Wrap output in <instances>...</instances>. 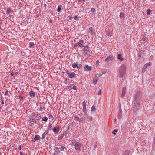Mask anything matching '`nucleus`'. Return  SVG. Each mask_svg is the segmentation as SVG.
Segmentation results:
<instances>
[{"label":"nucleus","instance_id":"f257e3e1","mask_svg":"<svg viewBox=\"0 0 155 155\" xmlns=\"http://www.w3.org/2000/svg\"><path fill=\"white\" fill-rule=\"evenodd\" d=\"M126 66L124 64H123L119 68V74L120 78H123L125 74Z\"/></svg>","mask_w":155,"mask_h":155},{"label":"nucleus","instance_id":"f03ea898","mask_svg":"<svg viewBox=\"0 0 155 155\" xmlns=\"http://www.w3.org/2000/svg\"><path fill=\"white\" fill-rule=\"evenodd\" d=\"M141 102L140 100H135L134 104V111H136L140 107Z\"/></svg>","mask_w":155,"mask_h":155},{"label":"nucleus","instance_id":"7ed1b4c3","mask_svg":"<svg viewBox=\"0 0 155 155\" xmlns=\"http://www.w3.org/2000/svg\"><path fill=\"white\" fill-rule=\"evenodd\" d=\"M64 149L66 148L63 146H61V147H56L55 148V150L56 153V154H58L60 152L63 151Z\"/></svg>","mask_w":155,"mask_h":155},{"label":"nucleus","instance_id":"20e7f679","mask_svg":"<svg viewBox=\"0 0 155 155\" xmlns=\"http://www.w3.org/2000/svg\"><path fill=\"white\" fill-rule=\"evenodd\" d=\"M75 149L77 150H80L81 147V144L78 142H76L74 144Z\"/></svg>","mask_w":155,"mask_h":155},{"label":"nucleus","instance_id":"39448f33","mask_svg":"<svg viewBox=\"0 0 155 155\" xmlns=\"http://www.w3.org/2000/svg\"><path fill=\"white\" fill-rule=\"evenodd\" d=\"M82 106L83 107V111L84 113V114L86 115L87 114V110L86 109V104L85 101H84V102L82 103Z\"/></svg>","mask_w":155,"mask_h":155},{"label":"nucleus","instance_id":"423d86ee","mask_svg":"<svg viewBox=\"0 0 155 155\" xmlns=\"http://www.w3.org/2000/svg\"><path fill=\"white\" fill-rule=\"evenodd\" d=\"M67 73L68 76L70 78H73L75 77L76 74H75L74 72H66Z\"/></svg>","mask_w":155,"mask_h":155},{"label":"nucleus","instance_id":"0eeeda50","mask_svg":"<svg viewBox=\"0 0 155 155\" xmlns=\"http://www.w3.org/2000/svg\"><path fill=\"white\" fill-rule=\"evenodd\" d=\"M141 94V93L140 92H137L135 96V100H140V95Z\"/></svg>","mask_w":155,"mask_h":155},{"label":"nucleus","instance_id":"6e6552de","mask_svg":"<svg viewBox=\"0 0 155 155\" xmlns=\"http://www.w3.org/2000/svg\"><path fill=\"white\" fill-rule=\"evenodd\" d=\"M114 59L113 56L111 55L108 56L105 60V61L108 62L110 61L113 60Z\"/></svg>","mask_w":155,"mask_h":155},{"label":"nucleus","instance_id":"1a4fd4ad","mask_svg":"<svg viewBox=\"0 0 155 155\" xmlns=\"http://www.w3.org/2000/svg\"><path fill=\"white\" fill-rule=\"evenodd\" d=\"M92 68L91 66H89L88 65H85L84 67V71H90Z\"/></svg>","mask_w":155,"mask_h":155},{"label":"nucleus","instance_id":"9d476101","mask_svg":"<svg viewBox=\"0 0 155 155\" xmlns=\"http://www.w3.org/2000/svg\"><path fill=\"white\" fill-rule=\"evenodd\" d=\"M126 87H124L123 88L122 91V93L121 95V97H124L125 94L126 92Z\"/></svg>","mask_w":155,"mask_h":155},{"label":"nucleus","instance_id":"9b49d317","mask_svg":"<svg viewBox=\"0 0 155 155\" xmlns=\"http://www.w3.org/2000/svg\"><path fill=\"white\" fill-rule=\"evenodd\" d=\"M40 139V137L38 135H36L35 136V138L34 140H32L33 142H35L37 140H38Z\"/></svg>","mask_w":155,"mask_h":155},{"label":"nucleus","instance_id":"f8f14e48","mask_svg":"<svg viewBox=\"0 0 155 155\" xmlns=\"http://www.w3.org/2000/svg\"><path fill=\"white\" fill-rule=\"evenodd\" d=\"M90 52L89 51V50H88L87 51H84V55L87 58L89 57L90 56Z\"/></svg>","mask_w":155,"mask_h":155},{"label":"nucleus","instance_id":"ddd939ff","mask_svg":"<svg viewBox=\"0 0 155 155\" xmlns=\"http://www.w3.org/2000/svg\"><path fill=\"white\" fill-rule=\"evenodd\" d=\"M68 88L69 89H76V86L74 84H71L70 85V86L68 87Z\"/></svg>","mask_w":155,"mask_h":155},{"label":"nucleus","instance_id":"4468645a","mask_svg":"<svg viewBox=\"0 0 155 155\" xmlns=\"http://www.w3.org/2000/svg\"><path fill=\"white\" fill-rule=\"evenodd\" d=\"M84 43V41L82 40L80 41L79 42H78V44L79 45V46L80 47H84V45L83 44Z\"/></svg>","mask_w":155,"mask_h":155},{"label":"nucleus","instance_id":"2eb2a0df","mask_svg":"<svg viewBox=\"0 0 155 155\" xmlns=\"http://www.w3.org/2000/svg\"><path fill=\"white\" fill-rule=\"evenodd\" d=\"M117 58L118 59L120 60L121 61L124 60V58L120 54H118L117 56Z\"/></svg>","mask_w":155,"mask_h":155},{"label":"nucleus","instance_id":"dca6fc26","mask_svg":"<svg viewBox=\"0 0 155 155\" xmlns=\"http://www.w3.org/2000/svg\"><path fill=\"white\" fill-rule=\"evenodd\" d=\"M29 94L31 97L33 98L35 97V92L33 91H31L29 92Z\"/></svg>","mask_w":155,"mask_h":155},{"label":"nucleus","instance_id":"f3484780","mask_svg":"<svg viewBox=\"0 0 155 155\" xmlns=\"http://www.w3.org/2000/svg\"><path fill=\"white\" fill-rule=\"evenodd\" d=\"M72 66L73 68H78L80 67V65H78L77 63H73L72 65Z\"/></svg>","mask_w":155,"mask_h":155},{"label":"nucleus","instance_id":"a211bd4d","mask_svg":"<svg viewBox=\"0 0 155 155\" xmlns=\"http://www.w3.org/2000/svg\"><path fill=\"white\" fill-rule=\"evenodd\" d=\"M49 132L48 130H47L45 132L43 133L42 135L41 139H43L45 137L46 135Z\"/></svg>","mask_w":155,"mask_h":155},{"label":"nucleus","instance_id":"6ab92c4d","mask_svg":"<svg viewBox=\"0 0 155 155\" xmlns=\"http://www.w3.org/2000/svg\"><path fill=\"white\" fill-rule=\"evenodd\" d=\"M89 32L91 33V35H93L94 34V32L93 29L92 27H90L89 29Z\"/></svg>","mask_w":155,"mask_h":155},{"label":"nucleus","instance_id":"aec40b11","mask_svg":"<svg viewBox=\"0 0 155 155\" xmlns=\"http://www.w3.org/2000/svg\"><path fill=\"white\" fill-rule=\"evenodd\" d=\"M60 128L58 127H55L53 129V131L54 133H56L58 132L59 131Z\"/></svg>","mask_w":155,"mask_h":155},{"label":"nucleus","instance_id":"412c9836","mask_svg":"<svg viewBox=\"0 0 155 155\" xmlns=\"http://www.w3.org/2000/svg\"><path fill=\"white\" fill-rule=\"evenodd\" d=\"M29 47L31 48H33L34 47V44L33 42H30L29 44Z\"/></svg>","mask_w":155,"mask_h":155},{"label":"nucleus","instance_id":"4be33fe9","mask_svg":"<svg viewBox=\"0 0 155 155\" xmlns=\"http://www.w3.org/2000/svg\"><path fill=\"white\" fill-rule=\"evenodd\" d=\"M49 118L51 120H53L54 119V117L52 116L51 114H49L48 115Z\"/></svg>","mask_w":155,"mask_h":155},{"label":"nucleus","instance_id":"5701e85b","mask_svg":"<svg viewBox=\"0 0 155 155\" xmlns=\"http://www.w3.org/2000/svg\"><path fill=\"white\" fill-rule=\"evenodd\" d=\"M152 64V63L151 62H149L148 63H146L144 65V67L147 68V67L150 65H151Z\"/></svg>","mask_w":155,"mask_h":155},{"label":"nucleus","instance_id":"b1692460","mask_svg":"<svg viewBox=\"0 0 155 155\" xmlns=\"http://www.w3.org/2000/svg\"><path fill=\"white\" fill-rule=\"evenodd\" d=\"M124 15L125 14L123 12H121L120 15V16L122 18H124Z\"/></svg>","mask_w":155,"mask_h":155},{"label":"nucleus","instance_id":"393cba45","mask_svg":"<svg viewBox=\"0 0 155 155\" xmlns=\"http://www.w3.org/2000/svg\"><path fill=\"white\" fill-rule=\"evenodd\" d=\"M11 12V10L9 8H8L6 10V13L7 14H9Z\"/></svg>","mask_w":155,"mask_h":155},{"label":"nucleus","instance_id":"a878e982","mask_svg":"<svg viewBox=\"0 0 155 155\" xmlns=\"http://www.w3.org/2000/svg\"><path fill=\"white\" fill-rule=\"evenodd\" d=\"M95 9L94 8H92L91 9V11L93 13L94 15H95Z\"/></svg>","mask_w":155,"mask_h":155},{"label":"nucleus","instance_id":"bb28decb","mask_svg":"<svg viewBox=\"0 0 155 155\" xmlns=\"http://www.w3.org/2000/svg\"><path fill=\"white\" fill-rule=\"evenodd\" d=\"M118 131V130L115 129L112 131V133L114 134V135H115L116 134V133Z\"/></svg>","mask_w":155,"mask_h":155},{"label":"nucleus","instance_id":"cd10ccee","mask_svg":"<svg viewBox=\"0 0 155 155\" xmlns=\"http://www.w3.org/2000/svg\"><path fill=\"white\" fill-rule=\"evenodd\" d=\"M84 51H87L89 50V47L87 46H85L84 47Z\"/></svg>","mask_w":155,"mask_h":155},{"label":"nucleus","instance_id":"c85d7f7f","mask_svg":"<svg viewBox=\"0 0 155 155\" xmlns=\"http://www.w3.org/2000/svg\"><path fill=\"white\" fill-rule=\"evenodd\" d=\"M61 5H59L58 7V9H57V11L58 12H60L61 10Z\"/></svg>","mask_w":155,"mask_h":155},{"label":"nucleus","instance_id":"c756f323","mask_svg":"<svg viewBox=\"0 0 155 155\" xmlns=\"http://www.w3.org/2000/svg\"><path fill=\"white\" fill-rule=\"evenodd\" d=\"M18 72H15V73H14L12 72L10 74L12 76H15L16 75H17L18 74Z\"/></svg>","mask_w":155,"mask_h":155},{"label":"nucleus","instance_id":"7c9ffc66","mask_svg":"<svg viewBox=\"0 0 155 155\" xmlns=\"http://www.w3.org/2000/svg\"><path fill=\"white\" fill-rule=\"evenodd\" d=\"M96 110V108L94 106H93L91 108V111H94Z\"/></svg>","mask_w":155,"mask_h":155},{"label":"nucleus","instance_id":"2f4dec72","mask_svg":"<svg viewBox=\"0 0 155 155\" xmlns=\"http://www.w3.org/2000/svg\"><path fill=\"white\" fill-rule=\"evenodd\" d=\"M98 79H94L93 80V83L94 84H96L98 81Z\"/></svg>","mask_w":155,"mask_h":155},{"label":"nucleus","instance_id":"473e14b6","mask_svg":"<svg viewBox=\"0 0 155 155\" xmlns=\"http://www.w3.org/2000/svg\"><path fill=\"white\" fill-rule=\"evenodd\" d=\"M52 127L51 124H50L47 130L48 131L49 130H51V128Z\"/></svg>","mask_w":155,"mask_h":155},{"label":"nucleus","instance_id":"72a5a7b5","mask_svg":"<svg viewBox=\"0 0 155 155\" xmlns=\"http://www.w3.org/2000/svg\"><path fill=\"white\" fill-rule=\"evenodd\" d=\"M48 120V118L46 117H44L42 118V120L45 121H46Z\"/></svg>","mask_w":155,"mask_h":155},{"label":"nucleus","instance_id":"f704fd0d","mask_svg":"<svg viewBox=\"0 0 155 155\" xmlns=\"http://www.w3.org/2000/svg\"><path fill=\"white\" fill-rule=\"evenodd\" d=\"M151 13V10H150V9H148L147 10V15H149Z\"/></svg>","mask_w":155,"mask_h":155},{"label":"nucleus","instance_id":"c9c22d12","mask_svg":"<svg viewBox=\"0 0 155 155\" xmlns=\"http://www.w3.org/2000/svg\"><path fill=\"white\" fill-rule=\"evenodd\" d=\"M98 94L99 95H101V89H100L98 92Z\"/></svg>","mask_w":155,"mask_h":155},{"label":"nucleus","instance_id":"e433bc0d","mask_svg":"<svg viewBox=\"0 0 155 155\" xmlns=\"http://www.w3.org/2000/svg\"><path fill=\"white\" fill-rule=\"evenodd\" d=\"M8 95V90H6V91H5V95Z\"/></svg>","mask_w":155,"mask_h":155},{"label":"nucleus","instance_id":"4c0bfd02","mask_svg":"<svg viewBox=\"0 0 155 155\" xmlns=\"http://www.w3.org/2000/svg\"><path fill=\"white\" fill-rule=\"evenodd\" d=\"M123 155H129V153L127 152H125L123 153Z\"/></svg>","mask_w":155,"mask_h":155},{"label":"nucleus","instance_id":"58836bf2","mask_svg":"<svg viewBox=\"0 0 155 155\" xmlns=\"http://www.w3.org/2000/svg\"><path fill=\"white\" fill-rule=\"evenodd\" d=\"M74 18L75 20H78V17H77L76 16H74Z\"/></svg>","mask_w":155,"mask_h":155},{"label":"nucleus","instance_id":"ea45409f","mask_svg":"<svg viewBox=\"0 0 155 155\" xmlns=\"http://www.w3.org/2000/svg\"><path fill=\"white\" fill-rule=\"evenodd\" d=\"M63 137V136H61L59 137L58 138V139L59 140H61L62 139Z\"/></svg>","mask_w":155,"mask_h":155},{"label":"nucleus","instance_id":"a19ab883","mask_svg":"<svg viewBox=\"0 0 155 155\" xmlns=\"http://www.w3.org/2000/svg\"><path fill=\"white\" fill-rule=\"evenodd\" d=\"M146 68H145L144 67V66L143 67V70H142V72H143L145 71V70Z\"/></svg>","mask_w":155,"mask_h":155},{"label":"nucleus","instance_id":"79ce46f5","mask_svg":"<svg viewBox=\"0 0 155 155\" xmlns=\"http://www.w3.org/2000/svg\"><path fill=\"white\" fill-rule=\"evenodd\" d=\"M19 99H21H21H23V97H22L21 96V95H20L19 96Z\"/></svg>","mask_w":155,"mask_h":155},{"label":"nucleus","instance_id":"37998d69","mask_svg":"<svg viewBox=\"0 0 155 155\" xmlns=\"http://www.w3.org/2000/svg\"><path fill=\"white\" fill-rule=\"evenodd\" d=\"M18 148L20 150H21V145H19Z\"/></svg>","mask_w":155,"mask_h":155},{"label":"nucleus","instance_id":"c03bdc74","mask_svg":"<svg viewBox=\"0 0 155 155\" xmlns=\"http://www.w3.org/2000/svg\"><path fill=\"white\" fill-rule=\"evenodd\" d=\"M66 133L65 132H64L62 134V136L63 137L64 136V135H66Z\"/></svg>","mask_w":155,"mask_h":155},{"label":"nucleus","instance_id":"a18cd8bd","mask_svg":"<svg viewBox=\"0 0 155 155\" xmlns=\"http://www.w3.org/2000/svg\"><path fill=\"white\" fill-rule=\"evenodd\" d=\"M74 117H75V118L77 119H79V118H78V116H77V115H75V116H74Z\"/></svg>","mask_w":155,"mask_h":155},{"label":"nucleus","instance_id":"49530a36","mask_svg":"<svg viewBox=\"0 0 155 155\" xmlns=\"http://www.w3.org/2000/svg\"><path fill=\"white\" fill-rule=\"evenodd\" d=\"M99 63V61L98 60H97L96 62L97 64H98Z\"/></svg>","mask_w":155,"mask_h":155},{"label":"nucleus","instance_id":"de8ad7c7","mask_svg":"<svg viewBox=\"0 0 155 155\" xmlns=\"http://www.w3.org/2000/svg\"><path fill=\"white\" fill-rule=\"evenodd\" d=\"M97 147V146L96 144L94 146V148L95 149Z\"/></svg>","mask_w":155,"mask_h":155},{"label":"nucleus","instance_id":"09e8293b","mask_svg":"<svg viewBox=\"0 0 155 155\" xmlns=\"http://www.w3.org/2000/svg\"><path fill=\"white\" fill-rule=\"evenodd\" d=\"M1 104H4V101L3 100H2V103H1Z\"/></svg>","mask_w":155,"mask_h":155},{"label":"nucleus","instance_id":"8fccbe9b","mask_svg":"<svg viewBox=\"0 0 155 155\" xmlns=\"http://www.w3.org/2000/svg\"><path fill=\"white\" fill-rule=\"evenodd\" d=\"M19 154H20V155H23V154H22V153L21 152H20Z\"/></svg>","mask_w":155,"mask_h":155},{"label":"nucleus","instance_id":"3c124183","mask_svg":"<svg viewBox=\"0 0 155 155\" xmlns=\"http://www.w3.org/2000/svg\"><path fill=\"white\" fill-rule=\"evenodd\" d=\"M44 6L45 7H46V4H44Z\"/></svg>","mask_w":155,"mask_h":155},{"label":"nucleus","instance_id":"603ef678","mask_svg":"<svg viewBox=\"0 0 155 155\" xmlns=\"http://www.w3.org/2000/svg\"><path fill=\"white\" fill-rule=\"evenodd\" d=\"M72 18V17H71V16H70V17H69V19H71Z\"/></svg>","mask_w":155,"mask_h":155},{"label":"nucleus","instance_id":"864d4df0","mask_svg":"<svg viewBox=\"0 0 155 155\" xmlns=\"http://www.w3.org/2000/svg\"><path fill=\"white\" fill-rule=\"evenodd\" d=\"M116 120H117V119H116L115 118V119H114V121H115Z\"/></svg>","mask_w":155,"mask_h":155},{"label":"nucleus","instance_id":"5fc2aeb1","mask_svg":"<svg viewBox=\"0 0 155 155\" xmlns=\"http://www.w3.org/2000/svg\"><path fill=\"white\" fill-rule=\"evenodd\" d=\"M118 117L119 118H120L121 117V116H120V115H119L118 116Z\"/></svg>","mask_w":155,"mask_h":155},{"label":"nucleus","instance_id":"6e6d98bb","mask_svg":"<svg viewBox=\"0 0 155 155\" xmlns=\"http://www.w3.org/2000/svg\"><path fill=\"white\" fill-rule=\"evenodd\" d=\"M82 0H79V1L81 2Z\"/></svg>","mask_w":155,"mask_h":155},{"label":"nucleus","instance_id":"4d7b16f0","mask_svg":"<svg viewBox=\"0 0 155 155\" xmlns=\"http://www.w3.org/2000/svg\"><path fill=\"white\" fill-rule=\"evenodd\" d=\"M73 144H74V143H72V144H71V145H72Z\"/></svg>","mask_w":155,"mask_h":155},{"label":"nucleus","instance_id":"13d9d810","mask_svg":"<svg viewBox=\"0 0 155 155\" xmlns=\"http://www.w3.org/2000/svg\"><path fill=\"white\" fill-rule=\"evenodd\" d=\"M51 20H50V22H51Z\"/></svg>","mask_w":155,"mask_h":155},{"label":"nucleus","instance_id":"bf43d9fd","mask_svg":"<svg viewBox=\"0 0 155 155\" xmlns=\"http://www.w3.org/2000/svg\"><path fill=\"white\" fill-rule=\"evenodd\" d=\"M103 74H101L100 76H101Z\"/></svg>","mask_w":155,"mask_h":155},{"label":"nucleus","instance_id":"052dcab7","mask_svg":"<svg viewBox=\"0 0 155 155\" xmlns=\"http://www.w3.org/2000/svg\"><path fill=\"white\" fill-rule=\"evenodd\" d=\"M31 120V119H30V120Z\"/></svg>","mask_w":155,"mask_h":155},{"label":"nucleus","instance_id":"680f3d73","mask_svg":"<svg viewBox=\"0 0 155 155\" xmlns=\"http://www.w3.org/2000/svg\"><path fill=\"white\" fill-rule=\"evenodd\" d=\"M154 0V1H155V0Z\"/></svg>","mask_w":155,"mask_h":155}]
</instances>
